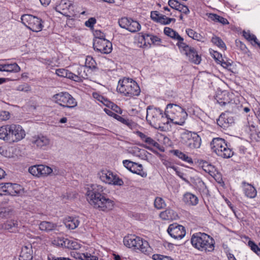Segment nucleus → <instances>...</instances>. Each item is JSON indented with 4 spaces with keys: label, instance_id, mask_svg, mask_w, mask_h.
Instances as JSON below:
<instances>
[{
    "label": "nucleus",
    "instance_id": "c756f323",
    "mask_svg": "<svg viewBox=\"0 0 260 260\" xmlns=\"http://www.w3.org/2000/svg\"><path fill=\"white\" fill-rule=\"evenodd\" d=\"M184 55L188 58L189 61L191 62L196 64L200 63L201 57L198 54V52L193 47H191Z\"/></svg>",
    "mask_w": 260,
    "mask_h": 260
},
{
    "label": "nucleus",
    "instance_id": "9d476101",
    "mask_svg": "<svg viewBox=\"0 0 260 260\" xmlns=\"http://www.w3.org/2000/svg\"><path fill=\"white\" fill-rule=\"evenodd\" d=\"M98 175L100 180L104 183L113 186H122L123 181L116 173L107 170H101Z\"/></svg>",
    "mask_w": 260,
    "mask_h": 260
},
{
    "label": "nucleus",
    "instance_id": "58836bf2",
    "mask_svg": "<svg viewBox=\"0 0 260 260\" xmlns=\"http://www.w3.org/2000/svg\"><path fill=\"white\" fill-rule=\"evenodd\" d=\"M185 31L188 36L192 39L201 42L205 41V38L194 30L191 28H187Z\"/></svg>",
    "mask_w": 260,
    "mask_h": 260
},
{
    "label": "nucleus",
    "instance_id": "20e7f679",
    "mask_svg": "<svg viewBox=\"0 0 260 260\" xmlns=\"http://www.w3.org/2000/svg\"><path fill=\"white\" fill-rule=\"evenodd\" d=\"M117 90L120 94L128 98L137 96L141 92V89L138 83L129 78H124L119 80Z\"/></svg>",
    "mask_w": 260,
    "mask_h": 260
},
{
    "label": "nucleus",
    "instance_id": "6ab92c4d",
    "mask_svg": "<svg viewBox=\"0 0 260 260\" xmlns=\"http://www.w3.org/2000/svg\"><path fill=\"white\" fill-rule=\"evenodd\" d=\"M124 166L131 172L140 175L141 177L145 178L147 176L146 172L143 170V166L139 164L129 160H123Z\"/></svg>",
    "mask_w": 260,
    "mask_h": 260
},
{
    "label": "nucleus",
    "instance_id": "864d4df0",
    "mask_svg": "<svg viewBox=\"0 0 260 260\" xmlns=\"http://www.w3.org/2000/svg\"><path fill=\"white\" fill-rule=\"evenodd\" d=\"M211 42L214 44L216 45L219 48L224 49L225 48L226 46L223 41L218 37H213L211 39Z\"/></svg>",
    "mask_w": 260,
    "mask_h": 260
},
{
    "label": "nucleus",
    "instance_id": "9b49d317",
    "mask_svg": "<svg viewBox=\"0 0 260 260\" xmlns=\"http://www.w3.org/2000/svg\"><path fill=\"white\" fill-rule=\"evenodd\" d=\"M21 22L34 32L41 31L44 27L42 19L30 14H24L21 17Z\"/></svg>",
    "mask_w": 260,
    "mask_h": 260
},
{
    "label": "nucleus",
    "instance_id": "338daca9",
    "mask_svg": "<svg viewBox=\"0 0 260 260\" xmlns=\"http://www.w3.org/2000/svg\"><path fill=\"white\" fill-rule=\"evenodd\" d=\"M17 90L20 91L28 92L30 91L31 87L27 84H23L18 86Z\"/></svg>",
    "mask_w": 260,
    "mask_h": 260
},
{
    "label": "nucleus",
    "instance_id": "09e8293b",
    "mask_svg": "<svg viewBox=\"0 0 260 260\" xmlns=\"http://www.w3.org/2000/svg\"><path fill=\"white\" fill-rule=\"evenodd\" d=\"M243 37L248 41H253L255 44H256L260 48V43L258 42L256 36L251 34L249 31H244L243 32Z\"/></svg>",
    "mask_w": 260,
    "mask_h": 260
},
{
    "label": "nucleus",
    "instance_id": "e433bc0d",
    "mask_svg": "<svg viewBox=\"0 0 260 260\" xmlns=\"http://www.w3.org/2000/svg\"><path fill=\"white\" fill-rule=\"evenodd\" d=\"M10 124H6L0 127V139L9 143Z\"/></svg>",
    "mask_w": 260,
    "mask_h": 260
},
{
    "label": "nucleus",
    "instance_id": "3c124183",
    "mask_svg": "<svg viewBox=\"0 0 260 260\" xmlns=\"http://www.w3.org/2000/svg\"><path fill=\"white\" fill-rule=\"evenodd\" d=\"M93 98L103 104L104 105L106 106L109 100L103 96L100 93L94 92L92 93Z\"/></svg>",
    "mask_w": 260,
    "mask_h": 260
},
{
    "label": "nucleus",
    "instance_id": "2f4dec72",
    "mask_svg": "<svg viewBox=\"0 0 260 260\" xmlns=\"http://www.w3.org/2000/svg\"><path fill=\"white\" fill-rule=\"evenodd\" d=\"M20 68L16 63L0 64V71L11 73H18Z\"/></svg>",
    "mask_w": 260,
    "mask_h": 260
},
{
    "label": "nucleus",
    "instance_id": "cd10ccee",
    "mask_svg": "<svg viewBox=\"0 0 260 260\" xmlns=\"http://www.w3.org/2000/svg\"><path fill=\"white\" fill-rule=\"evenodd\" d=\"M232 96L233 95L228 92H222L216 96V100L221 106H225L232 103Z\"/></svg>",
    "mask_w": 260,
    "mask_h": 260
},
{
    "label": "nucleus",
    "instance_id": "7ed1b4c3",
    "mask_svg": "<svg viewBox=\"0 0 260 260\" xmlns=\"http://www.w3.org/2000/svg\"><path fill=\"white\" fill-rule=\"evenodd\" d=\"M165 115L167 116L169 123L183 125L187 117V113L184 109L177 104H169L165 109Z\"/></svg>",
    "mask_w": 260,
    "mask_h": 260
},
{
    "label": "nucleus",
    "instance_id": "f3484780",
    "mask_svg": "<svg viewBox=\"0 0 260 260\" xmlns=\"http://www.w3.org/2000/svg\"><path fill=\"white\" fill-rule=\"evenodd\" d=\"M169 235L175 239H182L186 235L184 226L177 223L171 224L167 230Z\"/></svg>",
    "mask_w": 260,
    "mask_h": 260
},
{
    "label": "nucleus",
    "instance_id": "39448f33",
    "mask_svg": "<svg viewBox=\"0 0 260 260\" xmlns=\"http://www.w3.org/2000/svg\"><path fill=\"white\" fill-rule=\"evenodd\" d=\"M146 119L149 124L155 128L164 127L165 124L169 123L167 116L165 112L159 108H152L150 106L147 109Z\"/></svg>",
    "mask_w": 260,
    "mask_h": 260
},
{
    "label": "nucleus",
    "instance_id": "a18cd8bd",
    "mask_svg": "<svg viewBox=\"0 0 260 260\" xmlns=\"http://www.w3.org/2000/svg\"><path fill=\"white\" fill-rule=\"evenodd\" d=\"M201 167L202 169L206 172L209 174L210 175L213 173V171H215L216 168L215 167L206 161H203L200 163Z\"/></svg>",
    "mask_w": 260,
    "mask_h": 260
},
{
    "label": "nucleus",
    "instance_id": "f03ea898",
    "mask_svg": "<svg viewBox=\"0 0 260 260\" xmlns=\"http://www.w3.org/2000/svg\"><path fill=\"white\" fill-rule=\"evenodd\" d=\"M123 243L127 247L139 250L145 255H149L153 252L148 241L134 235L124 237Z\"/></svg>",
    "mask_w": 260,
    "mask_h": 260
},
{
    "label": "nucleus",
    "instance_id": "37998d69",
    "mask_svg": "<svg viewBox=\"0 0 260 260\" xmlns=\"http://www.w3.org/2000/svg\"><path fill=\"white\" fill-rule=\"evenodd\" d=\"M56 74L58 76L61 77H66L72 80V78H76L73 75V73L68 70L64 69H58L56 70Z\"/></svg>",
    "mask_w": 260,
    "mask_h": 260
},
{
    "label": "nucleus",
    "instance_id": "4c0bfd02",
    "mask_svg": "<svg viewBox=\"0 0 260 260\" xmlns=\"http://www.w3.org/2000/svg\"><path fill=\"white\" fill-rule=\"evenodd\" d=\"M2 227L10 232H15L17 231L18 221L16 220H8L3 224Z\"/></svg>",
    "mask_w": 260,
    "mask_h": 260
},
{
    "label": "nucleus",
    "instance_id": "f704fd0d",
    "mask_svg": "<svg viewBox=\"0 0 260 260\" xmlns=\"http://www.w3.org/2000/svg\"><path fill=\"white\" fill-rule=\"evenodd\" d=\"M141 37V42H142V41L144 42V45H146V41L148 40V39L151 40V43L154 45L160 46L162 43L161 39L157 36L150 34H145L142 35Z\"/></svg>",
    "mask_w": 260,
    "mask_h": 260
},
{
    "label": "nucleus",
    "instance_id": "c03bdc74",
    "mask_svg": "<svg viewBox=\"0 0 260 260\" xmlns=\"http://www.w3.org/2000/svg\"><path fill=\"white\" fill-rule=\"evenodd\" d=\"M164 32L165 35L170 37L171 38L174 40L177 41L178 39H180V38L181 37V36L177 31H176L170 27H165Z\"/></svg>",
    "mask_w": 260,
    "mask_h": 260
},
{
    "label": "nucleus",
    "instance_id": "bb28decb",
    "mask_svg": "<svg viewBox=\"0 0 260 260\" xmlns=\"http://www.w3.org/2000/svg\"><path fill=\"white\" fill-rule=\"evenodd\" d=\"M136 134L140 138V139L149 146H152L157 149H160V145L154 139L144 133L140 132L139 130L136 131Z\"/></svg>",
    "mask_w": 260,
    "mask_h": 260
},
{
    "label": "nucleus",
    "instance_id": "c85d7f7f",
    "mask_svg": "<svg viewBox=\"0 0 260 260\" xmlns=\"http://www.w3.org/2000/svg\"><path fill=\"white\" fill-rule=\"evenodd\" d=\"M118 121L133 131L135 134L136 131H138L139 128L140 127L137 123L133 121L132 120L121 116H119Z\"/></svg>",
    "mask_w": 260,
    "mask_h": 260
},
{
    "label": "nucleus",
    "instance_id": "69168bd1",
    "mask_svg": "<svg viewBox=\"0 0 260 260\" xmlns=\"http://www.w3.org/2000/svg\"><path fill=\"white\" fill-rule=\"evenodd\" d=\"M94 39H106L105 34L100 30H95L93 32Z\"/></svg>",
    "mask_w": 260,
    "mask_h": 260
},
{
    "label": "nucleus",
    "instance_id": "72a5a7b5",
    "mask_svg": "<svg viewBox=\"0 0 260 260\" xmlns=\"http://www.w3.org/2000/svg\"><path fill=\"white\" fill-rule=\"evenodd\" d=\"M66 227L69 230H74L79 225L80 221L75 217L69 216L63 220Z\"/></svg>",
    "mask_w": 260,
    "mask_h": 260
},
{
    "label": "nucleus",
    "instance_id": "13d9d810",
    "mask_svg": "<svg viewBox=\"0 0 260 260\" xmlns=\"http://www.w3.org/2000/svg\"><path fill=\"white\" fill-rule=\"evenodd\" d=\"M161 15L158 11H154L151 12L150 17L154 21L158 23V20L160 19Z\"/></svg>",
    "mask_w": 260,
    "mask_h": 260
},
{
    "label": "nucleus",
    "instance_id": "49530a36",
    "mask_svg": "<svg viewBox=\"0 0 260 260\" xmlns=\"http://www.w3.org/2000/svg\"><path fill=\"white\" fill-rule=\"evenodd\" d=\"M243 238L246 240H249L248 242V245L250 248V249L258 255H260V248L253 241L249 239V238L247 236H244Z\"/></svg>",
    "mask_w": 260,
    "mask_h": 260
},
{
    "label": "nucleus",
    "instance_id": "aec40b11",
    "mask_svg": "<svg viewBox=\"0 0 260 260\" xmlns=\"http://www.w3.org/2000/svg\"><path fill=\"white\" fill-rule=\"evenodd\" d=\"M85 253L73 252L74 257L81 260H98L99 257L95 254V249L93 247H89L87 249Z\"/></svg>",
    "mask_w": 260,
    "mask_h": 260
},
{
    "label": "nucleus",
    "instance_id": "0e129e2a",
    "mask_svg": "<svg viewBox=\"0 0 260 260\" xmlns=\"http://www.w3.org/2000/svg\"><path fill=\"white\" fill-rule=\"evenodd\" d=\"M153 260H174L169 256H164L163 255L154 254L152 255Z\"/></svg>",
    "mask_w": 260,
    "mask_h": 260
},
{
    "label": "nucleus",
    "instance_id": "de8ad7c7",
    "mask_svg": "<svg viewBox=\"0 0 260 260\" xmlns=\"http://www.w3.org/2000/svg\"><path fill=\"white\" fill-rule=\"evenodd\" d=\"M174 213L173 210L167 209L161 212L159 214V216L164 220H171L173 218Z\"/></svg>",
    "mask_w": 260,
    "mask_h": 260
},
{
    "label": "nucleus",
    "instance_id": "f257e3e1",
    "mask_svg": "<svg viewBox=\"0 0 260 260\" xmlns=\"http://www.w3.org/2000/svg\"><path fill=\"white\" fill-rule=\"evenodd\" d=\"M190 241L192 246L200 251L211 252L214 249V240L206 233H194L191 236Z\"/></svg>",
    "mask_w": 260,
    "mask_h": 260
},
{
    "label": "nucleus",
    "instance_id": "8fccbe9b",
    "mask_svg": "<svg viewBox=\"0 0 260 260\" xmlns=\"http://www.w3.org/2000/svg\"><path fill=\"white\" fill-rule=\"evenodd\" d=\"M96 63L95 60L91 56H87L85 59V67L86 68L90 69H95L96 68Z\"/></svg>",
    "mask_w": 260,
    "mask_h": 260
},
{
    "label": "nucleus",
    "instance_id": "1a4fd4ad",
    "mask_svg": "<svg viewBox=\"0 0 260 260\" xmlns=\"http://www.w3.org/2000/svg\"><path fill=\"white\" fill-rule=\"evenodd\" d=\"M53 101L64 108L73 109L77 106V102L68 92H60L54 94L53 97Z\"/></svg>",
    "mask_w": 260,
    "mask_h": 260
},
{
    "label": "nucleus",
    "instance_id": "6e6d98bb",
    "mask_svg": "<svg viewBox=\"0 0 260 260\" xmlns=\"http://www.w3.org/2000/svg\"><path fill=\"white\" fill-rule=\"evenodd\" d=\"M154 205V207L158 209H162L166 206V203L164 200L161 198L159 197L156 198Z\"/></svg>",
    "mask_w": 260,
    "mask_h": 260
},
{
    "label": "nucleus",
    "instance_id": "052dcab7",
    "mask_svg": "<svg viewBox=\"0 0 260 260\" xmlns=\"http://www.w3.org/2000/svg\"><path fill=\"white\" fill-rule=\"evenodd\" d=\"M163 165L167 168H171L177 172V167L174 166V164L169 160L164 159L162 160Z\"/></svg>",
    "mask_w": 260,
    "mask_h": 260
},
{
    "label": "nucleus",
    "instance_id": "b1692460",
    "mask_svg": "<svg viewBox=\"0 0 260 260\" xmlns=\"http://www.w3.org/2000/svg\"><path fill=\"white\" fill-rule=\"evenodd\" d=\"M184 204L188 207L195 206L199 203V198L195 194L187 192L185 193L182 198Z\"/></svg>",
    "mask_w": 260,
    "mask_h": 260
},
{
    "label": "nucleus",
    "instance_id": "dca6fc26",
    "mask_svg": "<svg viewBox=\"0 0 260 260\" xmlns=\"http://www.w3.org/2000/svg\"><path fill=\"white\" fill-rule=\"evenodd\" d=\"M118 23L121 28L132 32H137L141 29V25L138 21L127 17L121 18L119 20Z\"/></svg>",
    "mask_w": 260,
    "mask_h": 260
},
{
    "label": "nucleus",
    "instance_id": "5fc2aeb1",
    "mask_svg": "<svg viewBox=\"0 0 260 260\" xmlns=\"http://www.w3.org/2000/svg\"><path fill=\"white\" fill-rule=\"evenodd\" d=\"M106 106L110 108L113 111L116 112V113L121 114L122 113V109L119 106L110 101L108 102Z\"/></svg>",
    "mask_w": 260,
    "mask_h": 260
},
{
    "label": "nucleus",
    "instance_id": "f8f14e48",
    "mask_svg": "<svg viewBox=\"0 0 260 260\" xmlns=\"http://www.w3.org/2000/svg\"><path fill=\"white\" fill-rule=\"evenodd\" d=\"M23 191L22 185L10 182L0 183V195L18 196Z\"/></svg>",
    "mask_w": 260,
    "mask_h": 260
},
{
    "label": "nucleus",
    "instance_id": "423d86ee",
    "mask_svg": "<svg viewBox=\"0 0 260 260\" xmlns=\"http://www.w3.org/2000/svg\"><path fill=\"white\" fill-rule=\"evenodd\" d=\"M213 152L218 156L224 158H229L234 155L233 150L230 148L226 141L221 138H214L210 143Z\"/></svg>",
    "mask_w": 260,
    "mask_h": 260
},
{
    "label": "nucleus",
    "instance_id": "680f3d73",
    "mask_svg": "<svg viewBox=\"0 0 260 260\" xmlns=\"http://www.w3.org/2000/svg\"><path fill=\"white\" fill-rule=\"evenodd\" d=\"M10 118V113L7 111H0V120L6 121Z\"/></svg>",
    "mask_w": 260,
    "mask_h": 260
},
{
    "label": "nucleus",
    "instance_id": "ea45409f",
    "mask_svg": "<svg viewBox=\"0 0 260 260\" xmlns=\"http://www.w3.org/2000/svg\"><path fill=\"white\" fill-rule=\"evenodd\" d=\"M66 243L65 248L73 250H77L81 248V244L78 242L77 239H67L66 240Z\"/></svg>",
    "mask_w": 260,
    "mask_h": 260
},
{
    "label": "nucleus",
    "instance_id": "393cba45",
    "mask_svg": "<svg viewBox=\"0 0 260 260\" xmlns=\"http://www.w3.org/2000/svg\"><path fill=\"white\" fill-rule=\"evenodd\" d=\"M243 191L245 196L250 199H253L257 195V191L255 187L245 181L242 182Z\"/></svg>",
    "mask_w": 260,
    "mask_h": 260
},
{
    "label": "nucleus",
    "instance_id": "4be33fe9",
    "mask_svg": "<svg viewBox=\"0 0 260 260\" xmlns=\"http://www.w3.org/2000/svg\"><path fill=\"white\" fill-rule=\"evenodd\" d=\"M31 143L37 148L46 149L50 144V140L46 136L38 135L32 137Z\"/></svg>",
    "mask_w": 260,
    "mask_h": 260
},
{
    "label": "nucleus",
    "instance_id": "4468645a",
    "mask_svg": "<svg viewBox=\"0 0 260 260\" xmlns=\"http://www.w3.org/2000/svg\"><path fill=\"white\" fill-rule=\"evenodd\" d=\"M9 143L18 142L25 137V132L19 124H10Z\"/></svg>",
    "mask_w": 260,
    "mask_h": 260
},
{
    "label": "nucleus",
    "instance_id": "a19ab883",
    "mask_svg": "<svg viewBox=\"0 0 260 260\" xmlns=\"http://www.w3.org/2000/svg\"><path fill=\"white\" fill-rule=\"evenodd\" d=\"M177 41V42L176 43V45L182 54H185L186 52H187V51L191 47L184 42V39L182 37Z\"/></svg>",
    "mask_w": 260,
    "mask_h": 260
},
{
    "label": "nucleus",
    "instance_id": "603ef678",
    "mask_svg": "<svg viewBox=\"0 0 260 260\" xmlns=\"http://www.w3.org/2000/svg\"><path fill=\"white\" fill-rule=\"evenodd\" d=\"M67 238L63 237H56L52 242L55 246L65 248Z\"/></svg>",
    "mask_w": 260,
    "mask_h": 260
},
{
    "label": "nucleus",
    "instance_id": "bf43d9fd",
    "mask_svg": "<svg viewBox=\"0 0 260 260\" xmlns=\"http://www.w3.org/2000/svg\"><path fill=\"white\" fill-rule=\"evenodd\" d=\"M210 176L218 183H220L222 181L221 174L216 169L215 170V171H213V173H212Z\"/></svg>",
    "mask_w": 260,
    "mask_h": 260
},
{
    "label": "nucleus",
    "instance_id": "473e14b6",
    "mask_svg": "<svg viewBox=\"0 0 260 260\" xmlns=\"http://www.w3.org/2000/svg\"><path fill=\"white\" fill-rule=\"evenodd\" d=\"M32 252L31 246H23L20 253L19 260H31L32 258Z\"/></svg>",
    "mask_w": 260,
    "mask_h": 260
},
{
    "label": "nucleus",
    "instance_id": "2eb2a0df",
    "mask_svg": "<svg viewBox=\"0 0 260 260\" xmlns=\"http://www.w3.org/2000/svg\"><path fill=\"white\" fill-rule=\"evenodd\" d=\"M93 47L96 51L103 54H109L112 50V44L107 39H94Z\"/></svg>",
    "mask_w": 260,
    "mask_h": 260
},
{
    "label": "nucleus",
    "instance_id": "6e6552de",
    "mask_svg": "<svg viewBox=\"0 0 260 260\" xmlns=\"http://www.w3.org/2000/svg\"><path fill=\"white\" fill-rule=\"evenodd\" d=\"M180 141L186 147L190 150L198 149L201 145V138L196 133L185 132L181 134Z\"/></svg>",
    "mask_w": 260,
    "mask_h": 260
},
{
    "label": "nucleus",
    "instance_id": "0eeeda50",
    "mask_svg": "<svg viewBox=\"0 0 260 260\" xmlns=\"http://www.w3.org/2000/svg\"><path fill=\"white\" fill-rule=\"evenodd\" d=\"M91 189H88L86 193L87 200L88 203L96 209L105 199L107 194L103 192L104 187L100 185L91 186Z\"/></svg>",
    "mask_w": 260,
    "mask_h": 260
},
{
    "label": "nucleus",
    "instance_id": "774afa93",
    "mask_svg": "<svg viewBox=\"0 0 260 260\" xmlns=\"http://www.w3.org/2000/svg\"><path fill=\"white\" fill-rule=\"evenodd\" d=\"M48 260H71L69 258L56 257L52 254H49L47 256Z\"/></svg>",
    "mask_w": 260,
    "mask_h": 260
},
{
    "label": "nucleus",
    "instance_id": "ddd939ff",
    "mask_svg": "<svg viewBox=\"0 0 260 260\" xmlns=\"http://www.w3.org/2000/svg\"><path fill=\"white\" fill-rule=\"evenodd\" d=\"M54 9L57 12L68 17H75L77 15L74 11V6L69 1L61 0L60 3L55 7Z\"/></svg>",
    "mask_w": 260,
    "mask_h": 260
},
{
    "label": "nucleus",
    "instance_id": "a211bd4d",
    "mask_svg": "<svg viewBox=\"0 0 260 260\" xmlns=\"http://www.w3.org/2000/svg\"><path fill=\"white\" fill-rule=\"evenodd\" d=\"M29 172L37 177H46L52 173V169L47 166L38 165L31 166L28 169Z\"/></svg>",
    "mask_w": 260,
    "mask_h": 260
},
{
    "label": "nucleus",
    "instance_id": "e2e57ef3",
    "mask_svg": "<svg viewBox=\"0 0 260 260\" xmlns=\"http://www.w3.org/2000/svg\"><path fill=\"white\" fill-rule=\"evenodd\" d=\"M96 23V20L94 17H90L85 22V25L90 28H93L94 24Z\"/></svg>",
    "mask_w": 260,
    "mask_h": 260
},
{
    "label": "nucleus",
    "instance_id": "412c9836",
    "mask_svg": "<svg viewBox=\"0 0 260 260\" xmlns=\"http://www.w3.org/2000/svg\"><path fill=\"white\" fill-rule=\"evenodd\" d=\"M234 123V119L229 113H222L217 119V124L223 129H226Z\"/></svg>",
    "mask_w": 260,
    "mask_h": 260
},
{
    "label": "nucleus",
    "instance_id": "c9c22d12",
    "mask_svg": "<svg viewBox=\"0 0 260 260\" xmlns=\"http://www.w3.org/2000/svg\"><path fill=\"white\" fill-rule=\"evenodd\" d=\"M39 226L40 230L49 232L55 230L57 227V224L52 222L43 221L40 223Z\"/></svg>",
    "mask_w": 260,
    "mask_h": 260
},
{
    "label": "nucleus",
    "instance_id": "7c9ffc66",
    "mask_svg": "<svg viewBox=\"0 0 260 260\" xmlns=\"http://www.w3.org/2000/svg\"><path fill=\"white\" fill-rule=\"evenodd\" d=\"M86 67L84 66H78L77 68V74L73 73V75L76 78H72V80L76 82L82 81L83 79H86L88 77L86 72Z\"/></svg>",
    "mask_w": 260,
    "mask_h": 260
},
{
    "label": "nucleus",
    "instance_id": "4d7b16f0",
    "mask_svg": "<svg viewBox=\"0 0 260 260\" xmlns=\"http://www.w3.org/2000/svg\"><path fill=\"white\" fill-rule=\"evenodd\" d=\"M172 21L175 22V19L170 18L167 17L165 15H162L160 17V19L158 20V23L164 24V25H166V24H170Z\"/></svg>",
    "mask_w": 260,
    "mask_h": 260
},
{
    "label": "nucleus",
    "instance_id": "79ce46f5",
    "mask_svg": "<svg viewBox=\"0 0 260 260\" xmlns=\"http://www.w3.org/2000/svg\"><path fill=\"white\" fill-rule=\"evenodd\" d=\"M174 154L183 161L190 164H193V160L191 157L179 150H174Z\"/></svg>",
    "mask_w": 260,
    "mask_h": 260
},
{
    "label": "nucleus",
    "instance_id": "a878e982",
    "mask_svg": "<svg viewBox=\"0 0 260 260\" xmlns=\"http://www.w3.org/2000/svg\"><path fill=\"white\" fill-rule=\"evenodd\" d=\"M115 206V203L113 200L107 197V196L105 199H103V201L100 205L98 206L96 208L99 211H102L105 212H108L112 210Z\"/></svg>",
    "mask_w": 260,
    "mask_h": 260
},
{
    "label": "nucleus",
    "instance_id": "5701e85b",
    "mask_svg": "<svg viewBox=\"0 0 260 260\" xmlns=\"http://www.w3.org/2000/svg\"><path fill=\"white\" fill-rule=\"evenodd\" d=\"M212 56L217 63L220 64L225 69H227L230 71L231 70V67L232 65V61L231 60L226 59V60H225L223 59L222 54L216 51H213Z\"/></svg>",
    "mask_w": 260,
    "mask_h": 260
}]
</instances>
